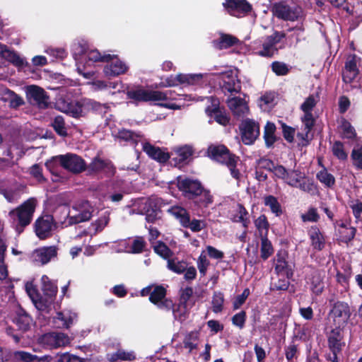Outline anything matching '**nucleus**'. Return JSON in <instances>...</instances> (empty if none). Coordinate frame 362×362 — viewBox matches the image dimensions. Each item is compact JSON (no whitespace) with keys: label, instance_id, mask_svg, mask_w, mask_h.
Returning a JSON list of instances; mask_svg holds the SVG:
<instances>
[{"label":"nucleus","instance_id":"f257e3e1","mask_svg":"<svg viewBox=\"0 0 362 362\" xmlns=\"http://www.w3.org/2000/svg\"><path fill=\"white\" fill-rule=\"evenodd\" d=\"M176 186L185 199L199 208H207L214 202L211 190L198 179L180 175L176 178Z\"/></svg>","mask_w":362,"mask_h":362},{"label":"nucleus","instance_id":"f03ea898","mask_svg":"<svg viewBox=\"0 0 362 362\" xmlns=\"http://www.w3.org/2000/svg\"><path fill=\"white\" fill-rule=\"evenodd\" d=\"M171 90L165 92L160 90H146L142 86L128 88L127 89V98L132 103L138 105L140 103L151 101H165L171 97Z\"/></svg>","mask_w":362,"mask_h":362},{"label":"nucleus","instance_id":"7ed1b4c3","mask_svg":"<svg viewBox=\"0 0 362 362\" xmlns=\"http://www.w3.org/2000/svg\"><path fill=\"white\" fill-rule=\"evenodd\" d=\"M36 207V199L30 198L17 208L9 212V216L14 220L18 221V227L22 230L28 226L33 219V214Z\"/></svg>","mask_w":362,"mask_h":362},{"label":"nucleus","instance_id":"20e7f679","mask_svg":"<svg viewBox=\"0 0 362 362\" xmlns=\"http://www.w3.org/2000/svg\"><path fill=\"white\" fill-rule=\"evenodd\" d=\"M330 301L331 309L329 316L332 319L335 327L343 328L351 316V307L347 302L342 300Z\"/></svg>","mask_w":362,"mask_h":362},{"label":"nucleus","instance_id":"39448f33","mask_svg":"<svg viewBox=\"0 0 362 362\" xmlns=\"http://www.w3.org/2000/svg\"><path fill=\"white\" fill-rule=\"evenodd\" d=\"M271 11L274 16L286 21H298L302 14L300 6H290L285 1L274 3Z\"/></svg>","mask_w":362,"mask_h":362},{"label":"nucleus","instance_id":"423d86ee","mask_svg":"<svg viewBox=\"0 0 362 362\" xmlns=\"http://www.w3.org/2000/svg\"><path fill=\"white\" fill-rule=\"evenodd\" d=\"M242 142L247 146L255 144L260 135L259 124L253 119L246 118L239 124Z\"/></svg>","mask_w":362,"mask_h":362},{"label":"nucleus","instance_id":"0eeeda50","mask_svg":"<svg viewBox=\"0 0 362 362\" xmlns=\"http://www.w3.org/2000/svg\"><path fill=\"white\" fill-rule=\"evenodd\" d=\"M57 228V223L53 216L45 214L35 222V233L40 240H45L52 235V230Z\"/></svg>","mask_w":362,"mask_h":362},{"label":"nucleus","instance_id":"6e6552de","mask_svg":"<svg viewBox=\"0 0 362 362\" xmlns=\"http://www.w3.org/2000/svg\"><path fill=\"white\" fill-rule=\"evenodd\" d=\"M167 289L162 285H156L153 287L152 293L148 298L149 301L158 309L166 312L170 311L173 307V300L166 298Z\"/></svg>","mask_w":362,"mask_h":362},{"label":"nucleus","instance_id":"1a4fd4ad","mask_svg":"<svg viewBox=\"0 0 362 362\" xmlns=\"http://www.w3.org/2000/svg\"><path fill=\"white\" fill-rule=\"evenodd\" d=\"M61 167L74 174H78L86 169L85 160L79 156L68 153L65 155H59Z\"/></svg>","mask_w":362,"mask_h":362},{"label":"nucleus","instance_id":"9d476101","mask_svg":"<svg viewBox=\"0 0 362 362\" xmlns=\"http://www.w3.org/2000/svg\"><path fill=\"white\" fill-rule=\"evenodd\" d=\"M26 97L30 103L35 104L40 109H46L49 105V96L41 87L31 85L26 89Z\"/></svg>","mask_w":362,"mask_h":362},{"label":"nucleus","instance_id":"9b49d317","mask_svg":"<svg viewBox=\"0 0 362 362\" xmlns=\"http://www.w3.org/2000/svg\"><path fill=\"white\" fill-rule=\"evenodd\" d=\"M311 269L306 276L307 283L310 285V290L316 296H320L325 290V271L309 266Z\"/></svg>","mask_w":362,"mask_h":362},{"label":"nucleus","instance_id":"f8f14e48","mask_svg":"<svg viewBox=\"0 0 362 362\" xmlns=\"http://www.w3.org/2000/svg\"><path fill=\"white\" fill-rule=\"evenodd\" d=\"M222 5L229 15L237 18L247 16L252 10L247 0H226Z\"/></svg>","mask_w":362,"mask_h":362},{"label":"nucleus","instance_id":"ddd939ff","mask_svg":"<svg viewBox=\"0 0 362 362\" xmlns=\"http://www.w3.org/2000/svg\"><path fill=\"white\" fill-rule=\"evenodd\" d=\"M220 88L225 95L230 93V95H233L241 91V82L233 71H229L223 74L220 82Z\"/></svg>","mask_w":362,"mask_h":362},{"label":"nucleus","instance_id":"4468645a","mask_svg":"<svg viewBox=\"0 0 362 362\" xmlns=\"http://www.w3.org/2000/svg\"><path fill=\"white\" fill-rule=\"evenodd\" d=\"M163 199L156 197H150L146 202L144 211L146 220L148 223H155L161 218V206Z\"/></svg>","mask_w":362,"mask_h":362},{"label":"nucleus","instance_id":"2eb2a0df","mask_svg":"<svg viewBox=\"0 0 362 362\" xmlns=\"http://www.w3.org/2000/svg\"><path fill=\"white\" fill-rule=\"evenodd\" d=\"M288 253L286 250H279L274 258V270L278 274H284L287 279H291L293 276V269L288 264L287 259Z\"/></svg>","mask_w":362,"mask_h":362},{"label":"nucleus","instance_id":"dca6fc26","mask_svg":"<svg viewBox=\"0 0 362 362\" xmlns=\"http://www.w3.org/2000/svg\"><path fill=\"white\" fill-rule=\"evenodd\" d=\"M25 291L33 303L38 309L41 311H47L50 307V301L47 299H44L39 293L37 287L31 281H28L25 285Z\"/></svg>","mask_w":362,"mask_h":362},{"label":"nucleus","instance_id":"f3484780","mask_svg":"<svg viewBox=\"0 0 362 362\" xmlns=\"http://www.w3.org/2000/svg\"><path fill=\"white\" fill-rule=\"evenodd\" d=\"M334 226L335 228L338 226L337 235L338 237L337 240L339 242L349 244L354 239L357 229L356 227L351 226L350 220L340 223L336 221V223H334Z\"/></svg>","mask_w":362,"mask_h":362},{"label":"nucleus","instance_id":"a211bd4d","mask_svg":"<svg viewBox=\"0 0 362 362\" xmlns=\"http://www.w3.org/2000/svg\"><path fill=\"white\" fill-rule=\"evenodd\" d=\"M342 328H332L327 333V346L329 351H342L346 344Z\"/></svg>","mask_w":362,"mask_h":362},{"label":"nucleus","instance_id":"6ab92c4d","mask_svg":"<svg viewBox=\"0 0 362 362\" xmlns=\"http://www.w3.org/2000/svg\"><path fill=\"white\" fill-rule=\"evenodd\" d=\"M41 342L49 346V349H54L64 346L69 342V337L59 332H49L43 334L41 338Z\"/></svg>","mask_w":362,"mask_h":362},{"label":"nucleus","instance_id":"aec40b11","mask_svg":"<svg viewBox=\"0 0 362 362\" xmlns=\"http://www.w3.org/2000/svg\"><path fill=\"white\" fill-rule=\"evenodd\" d=\"M142 150L150 158L160 163H165L170 158L168 152L162 150L161 148L156 146L148 141L143 144Z\"/></svg>","mask_w":362,"mask_h":362},{"label":"nucleus","instance_id":"412c9836","mask_svg":"<svg viewBox=\"0 0 362 362\" xmlns=\"http://www.w3.org/2000/svg\"><path fill=\"white\" fill-rule=\"evenodd\" d=\"M108 64L104 66L103 72L108 78L116 77L121 74H124L128 67L122 62L117 55L109 62Z\"/></svg>","mask_w":362,"mask_h":362},{"label":"nucleus","instance_id":"4be33fe9","mask_svg":"<svg viewBox=\"0 0 362 362\" xmlns=\"http://www.w3.org/2000/svg\"><path fill=\"white\" fill-rule=\"evenodd\" d=\"M240 161V157L229 151L225 158L220 163L228 168L232 177L238 182L240 180L242 177L239 169L237 168V165Z\"/></svg>","mask_w":362,"mask_h":362},{"label":"nucleus","instance_id":"5701e85b","mask_svg":"<svg viewBox=\"0 0 362 362\" xmlns=\"http://www.w3.org/2000/svg\"><path fill=\"white\" fill-rule=\"evenodd\" d=\"M194 150L192 146L185 145L183 146L177 147L175 150V156L173 158L175 166L181 167L185 164H187L192 155Z\"/></svg>","mask_w":362,"mask_h":362},{"label":"nucleus","instance_id":"b1692460","mask_svg":"<svg viewBox=\"0 0 362 362\" xmlns=\"http://www.w3.org/2000/svg\"><path fill=\"white\" fill-rule=\"evenodd\" d=\"M0 55L17 68L28 65V62H25L16 52L10 50L6 45L1 43H0Z\"/></svg>","mask_w":362,"mask_h":362},{"label":"nucleus","instance_id":"393cba45","mask_svg":"<svg viewBox=\"0 0 362 362\" xmlns=\"http://www.w3.org/2000/svg\"><path fill=\"white\" fill-rule=\"evenodd\" d=\"M13 322L19 331L25 332L30 329L33 318L24 309L19 308L16 311Z\"/></svg>","mask_w":362,"mask_h":362},{"label":"nucleus","instance_id":"a878e982","mask_svg":"<svg viewBox=\"0 0 362 362\" xmlns=\"http://www.w3.org/2000/svg\"><path fill=\"white\" fill-rule=\"evenodd\" d=\"M308 233L313 248L317 251L322 250L325 246V238L320 229L317 226H312Z\"/></svg>","mask_w":362,"mask_h":362},{"label":"nucleus","instance_id":"bb28decb","mask_svg":"<svg viewBox=\"0 0 362 362\" xmlns=\"http://www.w3.org/2000/svg\"><path fill=\"white\" fill-rule=\"evenodd\" d=\"M41 280L42 284V290L45 296L44 299L50 301L51 305L57 296L58 291L57 286L46 275H43Z\"/></svg>","mask_w":362,"mask_h":362},{"label":"nucleus","instance_id":"cd10ccee","mask_svg":"<svg viewBox=\"0 0 362 362\" xmlns=\"http://www.w3.org/2000/svg\"><path fill=\"white\" fill-rule=\"evenodd\" d=\"M86 169L89 173H99L105 169H107L108 170L112 171L115 173V168L112 164L111 161L103 160L99 157H95L93 158L90 163L87 166Z\"/></svg>","mask_w":362,"mask_h":362},{"label":"nucleus","instance_id":"c85d7f7f","mask_svg":"<svg viewBox=\"0 0 362 362\" xmlns=\"http://www.w3.org/2000/svg\"><path fill=\"white\" fill-rule=\"evenodd\" d=\"M302 122L305 126V133H298L297 136L303 140V146H307L309 144V141L308 139V134L315 126V119L312 112H304V116L302 117Z\"/></svg>","mask_w":362,"mask_h":362},{"label":"nucleus","instance_id":"c756f323","mask_svg":"<svg viewBox=\"0 0 362 362\" xmlns=\"http://www.w3.org/2000/svg\"><path fill=\"white\" fill-rule=\"evenodd\" d=\"M276 127L274 123L267 122L264 128L263 138L264 140L265 146L267 148L274 147V144L280 138L276 135Z\"/></svg>","mask_w":362,"mask_h":362},{"label":"nucleus","instance_id":"7c9ffc66","mask_svg":"<svg viewBox=\"0 0 362 362\" xmlns=\"http://www.w3.org/2000/svg\"><path fill=\"white\" fill-rule=\"evenodd\" d=\"M116 137L120 141L127 142L132 146H136L142 135L140 133L122 128L119 129Z\"/></svg>","mask_w":362,"mask_h":362},{"label":"nucleus","instance_id":"2f4dec72","mask_svg":"<svg viewBox=\"0 0 362 362\" xmlns=\"http://www.w3.org/2000/svg\"><path fill=\"white\" fill-rule=\"evenodd\" d=\"M114 57L115 54H102L98 49L89 50L87 54L83 57L85 60L83 69H85L86 64L89 65V62H109Z\"/></svg>","mask_w":362,"mask_h":362},{"label":"nucleus","instance_id":"473e14b6","mask_svg":"<svg viewBox=\"0 0 362 362\" xmlns=\"http://www.w3.org/2000/svg\"><path fill=\"white\" fill-rule=\"evenodd\" d=\"M229 151L225 145H211L208 147L207 153L210 158L220 163Z\"/></svg>","mask_w":362,"mask_h":362},{"label":"nucleus","instance_id":"72a5a7b5","mask_svg":"<svg viewBox=\"0 0 362 362\" xmlns=\"http://www.w3.org/2000/svg\"><path fill=\"white\" fill-rule=\"evenodd\" d=\"M169 213L173 216L180 223V224L185 228L190 219V214L189 211L182 206H173L168 210Z\"/></svg>","mask_w":362,"mask_h":362},{"label":"nucleus","instance_id":"f704fd0d","mask_svg":"<svg viewBox=\"0 0 362 362\" xmlns=\"http://www.w3.org/2000/svg\"><path fill=\"white\" fill-rule=\"evenodd\" d=\"M239 40L231 35L221 33L218 40H214L213 44L214 47L219 49H227L237 45Z\"/></svg>","mask_w":362,"mask_h":362},{"label":"nucleus","instance_id":"c9c22d12","mask_svg":"<svg viewBox=\"0 0 362 362\" xmlns=\"http://www.w3.org/2000/svg\"><path fill=\"white\" fill-rule=\"evenodd\" d=\"M57 255V250L55 246L43 247L36 252L37 260L40 262L42 264L48 263L51 259L56 257Z\"/></svg>","mask_w":362,"mask_h":362},{"label":"nucleus","instance_id":"e433bc0d","mask_svg":"<svg viewBox=\"0 0 362 362\" xmlns=\"http://www.w3.org/2000/svg\"><path fill=\"white\" fill-rule=\"evenodd\" d=\"M194 301L192 303L190 306L186 304H182L180 301L177 305L173 303V307L170 310H172L175 319L183 321L187 317L189 309L194 305Z\"/></svg>","mask_w":362,"mask_h":362},{"label":"nucleus","instance_id":"4c0bfd02","mask_svg":"<svg viewBox=\"0 0 362 362\" xmlns=\"http://www.w3.org/2000/svg\"><path fill=\"white\" fill-rule=\"evenodd\" d=\"M86 105L89 110L96 115H100L102 117L106 115L110 108L107 103H100L93 100H88Z\"/></svg>","mask_w":362,"mask_h":362},{"label":"nucleus","instance_id":"58836bf2","mask_svg":"<svg viewBox=\"0 0 362 362\" xmlns=\"http://www.w3.org/2000/svg\"><path fill=\"white\" fill-rule=\"evenodd\" d=\"M264 204L269 206L271 211L276 216L283 214V210L276 197L273 195H267L264 197Z\"/></svg>","mask_w":362,"mask_h":362},{"label":"nucleus","instance_id":"ea45409f","mask_svg":"<svg viewBox=\"0 0 362 362\" xmlns=\"http://www.w3.org/2000/svg\"><path fill=\"white\" fill-rule=\"evenodd\" d=\"M5 95L6 97L4 100L9 102V106L11 108L16 109L25 104L23 98L11 90L7 89Z\"/></svg>","mask_w":362,"mask_h":362},{"label":"nucleus","instance_id":"a19ab883","mask_svg":"<svg viewBox=\"0 0 362 362\" xmlns=\"http://www.w3.org/2000/svg\"><path fill=\"white\" fill-rule=\"evenodd\" d=\"M199 340V332L197 331H192L187 333L184 339V348L188 349L189 352L197 349V341Z\"/></svg>","mask_w":362,"mask_h":362},{"label":"nucleus","instance_id":"79ce46f5","mask_svg":"<svg viewBox=\"0 0 362 362\" xmlns=\"http://www.w3.org/2000/svg\"><path fill=\"white\" fill-rule=\"evenodd\" d=\"M51 127L60 136L66 137L68 135L65 126L64 118L62 115L56 116L52 122Z\"/></svg>","mask_w":362,"mask_h":362},{"label":"nucleus","instance_id":"37998d69","mask_svg":"<svg viewBox=\"0 0 362 362\" xmlns=\"http://www.w3.org/2000/svg\"><path fill=\"white\" fill-rule=\"evenodd\" d=\"M260 252L261 258L263 260H267L274 253L272 244L265 235L261 238Z\"/></svg>","mask_w":362,"mask_h":362},{"label":"nucleus","instance_id":"c03bdc74","mask_svg":"<svg viewBox=\"0 0 362 362\" xmlns=\"http://www.w3.org/2000/svg\"><path fill=\"white\" fill-rule=\"evenodd\" d=\"M177 79L179 84L195 85L202 79V74H183L177 75Z\"/></svg>","mask_w":362,"mask_h":362},{"label":"nucleus","instance_id":"a18cd8bd","mask_svg":"<svg viewBox=\"0 0 362 362\" xmlns=\"http://www.w3.org/2000/svg\"><path fill=\"white\" fill-rule=\"evenodd\" d=\"M317 179L327 187H332L335 184L334 175L327 172L326 168L320 170L316 175Z\"/></svg>","mask_w":362,"mask_h":362},{"label":"nucleus","instance_id":"49530a36","mask_svg":"<svg viewBox=\"0 0 362 362\" xmlns=\"http://www.w3.org/2000/svg\"><path fill=\"white\" fill-rule=\"evenodd\" d=\"M341 129L342 130L341 136L342 139L353 140L356 137V132L354 127L346 119H343L341 121Z\"/></svg>","mask_w":362,"mask_h":362},{"label":"nucleus","instance_id":"de8ad7c7","mask_svg":"<svg viewBox=\"0 0 362 362\" xmlns=\"http://www.w3.org/2000/svg\"><path fill=\"white\" fill-rule=\"evenodd\" d=\"M255 226L259 231L261 238L264 235L266 237L267 236L269 228V223L268 221L267 217L264 214L260 215L255 221Z\"/></svg>","mask_w":362,"mask_h":362},{"label":"nucleus","instance_id":"09e8293b","mask_svg":"<svg viewBox=\"0 0 362 362\" xmlns=\"http://www.w3.org/2000/svg\"><path fill=\"white\" fill-rule=\"evenodd\" d=\"M224 295L221 291H214L212 297V311L215 313L222 312L223 309Z\"/></svg>","mask_w":362,"mask_h":362},{"label":"nucleus","instance_id":"8fccbe9b","mask_svg":"<svg viewBox=\"0 0 362 362\" xmlns=\"http://www.w3.org/2000/svg\"><path fill=\"white\" fill-rule=\"evenodd\" d=\"M303 179H305L304 173L298 170H292L288 171V177L284 182L287 185L296 187L298 186V183L300 182V180Z\"/></svg>","mask_w":362,"mask_h":362},{"label":"nucleus","instance_id":"3c124183","mask_svg":"<svg viewBox=\"0 0 362 362\" xmlns=\"http://www.w3.org/2000/svg\"><path fill=\"white\" fill-rule=\"evenodd\" d=\"M110 361L117 362L118 361H133L135 356L133 352H127L123 349H118L115 353L110 355Z\"/></svg>","mask_w":362,"mask_h":362},{"label":"nucleus","instance_id":"603ef678","mask_svg":"<svg viewBox=\"0 0 362 362\" xmlns=\"http://www.w3.org/2000/svg\"><path fill=\"white\" fill-rule=\"evenodd\" d=\"M153 250L157 255L165 259H169L173 255V252L170 247L161 240L158 241L156 245L153 246Z\"/></svg>","mask_w":362,"mask_h":362},{"label":"nucleus","instance_id":"864d4df0","mask_svg":"<svg viewBox=\"0 0 362 362\" xmlns=\"http://www.w3.org/2000/svg\"><path fill=\"white\" fill-rule=\"evenodd\" d=\"M168 268L170 271L180 274L185 272L187 263L184 261H178L177 259H168Z\"/></svg>","mask_w":362,"mask_h":362},{"label":"nucleus","instance_id":"5fc2aeb1","mask_svg":"<svg viewBox=\"0 0 362 362\" xmlns=\"http://www.w3.org/2000/svg\"><path fill=\"white\" fill-rule=\"evenodd\" d=\"M300 218L303 222L317 223L320 221V216L317 208L310 206L306 213L300 215Z\"/></svg>","mask_w":362,"mask_h":362},{"label":"nucleus","instance_id":"6e6d98bb","mask_svg":"<svg viewBox=\"0 0 362 362\" xmlns=\"http://www.w3.org/2000/svg\"><path fill=\"white\" fill-rule=\"evenodd\" d=\"M332 154L339 160H345L348 155L344 150V144L340 141H335L332 147Z\"/></svg>","mask_w":362,"mask_h":362},{"label":"nucleus","instance_id":"4d7b16f0","mask_svg":"<svg viewBox=\"0 0 362 362\" xmlns=\"http://www.w3.org/2000/svg\"><path fill=\"white\" fill-rule=\"evenodd\" d=\"M279 49L274 47L267 40L262 44V49L257 52V54L261 57L271 58L277 54Z\"/></svg>","mask_w":362,"mask_h":362},{"label":"nucleus","instance_id":"13d9d810","mask_svg":"<svg viewBox=\"0 0 362 362\" xmlns=\"http://www.w3.org/2000/svg\"><path fill=\"white\" fill-rule=\"evenodd\" d=\"M59 155L52 157L45 163L47 169L54 175H58L59 167L61 166V161L59 160Z\"/></svg>","mask_w":362,"mask_h":362},{"label":"nucleus","instance_id":"bf43d9fd","mask_svg":"<svg viewBox=\"0 0 362 362\" xmlns=\"http://www.w3.org/2000/svg\"><path fill=\"white\" fill-rule=\"evenodd\" d=\"M272 71L277 76H285L289 72V68L284 62L275 61L271 64Z\"/></svg>","mask_w":362,"mask_h":362},{"label":"nucleus","instance_id":"052dcab7","mask_svg":"<svg viewBox=\"0 0 362 362\" xmlns=\"http://www.w3.org/2000/svg\"><path fill=\"white\" fill-rule=\"evenodd\" d=\"M92 215L88 211H84L76 216H69V224L74 225L82 222L87 221L90 219Z\"/></svg>","mask_w":362,"mask_h":362},{"label":"nucleus","instance_id":"680f3d73","mask_svg":"<svg viewBox=\"0 0 362 362\" xmlns=\"http://www.w3.org/2000/svg\"><path fill=\"white\" fill-rule=\"evenodd\" d=\"M296 188H299L300 190L313 194L317 191V186L314 184L312 180H300V182L298 183V186Z\"/></svg>","mask_w":362,"mask_h":362},{"label":"nucleus","instance_id":"e2e57ef3","mask_svg":"<svg viewBox=\"0 0 362 362\" xmlns=\"http://www.w3.org/2000/svg\"><path fill=\"white\" fill-rule=\"evenodd\" d=\"M193 296V288L187 286L184 289L180 290L179 301L182 304H186L189 306L192 304V298Z\"/></svg>","mask_w":362,"mask_h":362},{"label":"nucleus","instance_id":"0e129e2a","mask_svg":"<svg viewBox=\"0 0 362 362\" xmlns=\"http://www.w3.org/2000/svg\"><path fill=\"white\" fill-rule=\"evenodd\" d=\"M211 104L205 108V113L209 117H213L221 108L218 98L215 97L210 98Z\"/></svg>","mask_w":362,"mask_h":362},{"label":"nucleus","instance_id":"69168bd1","mask_svg":"<svg viewBox=\"0 0 362 362\" xmlns=\"http://www.w3.org/2000/svg\"><path fill=\"white\" fill-rule=\"evenodd\" d=\"M289 279H279L276 282L272 283L270 286L272 291H286L290 286Z\"/></svg>","mask_w":362,"mask_h":362},{"label":"nucleus","instance_id":"338daca9","mask_svg":"<svg viewBox=\"0 0 362 362\" xmlns=\"http://www.w3.org/2000/svg\"><path fill=\"white\" fill-rule=\"evenodd\" d=\"M146 245V243L145 242L143 237H136L132 242L131 245V251L134 254L141 253L144 251Z\"/></svg>","mask_w":362,"mask_h":362},{"label":"nucleus","instance_id":"774afa93","mask_svg":"<svg viewBox=\"0 0 362 362\" xmlns=\"http://www.w3.org/2000/svg\"><path fill=\"white\" fill-rule=\"evenodd\" d=\"M57 362H86L84 358L69 353H64L58 356Z\"/></svg>","mask_w":362,"mask_h":362}]
</instances>
